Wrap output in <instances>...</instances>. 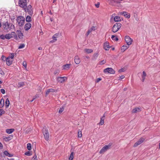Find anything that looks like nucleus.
Returning <instances> with one entry per match:
<instances>
[{
	"instance_id": "f257e3e1",
	"label": "nucleus",
	"mask_w": 160,
	"mask_h": 160,
	"mask_svg": "<svg viewBox=\"0 0 160 160\" xmlns=\"http://www.w3.org/2000/svg\"><path fill=\"white\" fill-rule=\"evenodd\" d=\"M2 27L7 32L14 29L15 28L14 25L12 23L9 22L8 21L3 23Z\"/></svg>"
},
{
	"instance_id": "f03ea898",
	"label": "nucleus",
	"mask_w": 160,
	"mask_h": 160,
	"mask_svg": "<svg viewBox=\"0 0 160 160\" xmlns=\"http://www.w3.org/2000/svg\"><path fill=\"white\" fill-rule=\"evenodd\" d=\"M26 12H28L30 16H32L33 14V9L31 5H29L28 6L27 5L26 7L23 9Z\"/></svg>"
},
{
	"instance_id": "7ed1b4c3",
	"label": "nucleus",
	"mask_w": 160,
	"mask_h": 160,
	"mask_svg": "<svg viewBox=\"0 0 160 160\" xmlns=\"http://www.w3.org/2000/svg\"><path fill=\"white\" fill-rule=\"evenodd\" d=\"M17 21L19 26L23 25L25 22V18L22 16H18L17 18Z\"/></svg>"
},
{
	"instance_id": "20e7f679",
	"label": "nucleus",
	"mask_w": 160,
	"mask_h": 160,
	"mask_svg": "<svg viewBox=\"0 0 160 160\" xmlns=\"http://www.w3.org/2000/svg\"><path fill=\"white\" fill-rule=\"evenodd\" d=\"M112 145V143H109L108 145H105L104 147H103L101 150L99 152L100 154L103 153L104 152L110 149L111 146Z\"/></svg>"
},
{
	"instance_id": "39448f33",
	"label": "nucleus",
	"mask_w": 160,
	"mask_h": 160,
	"mask_svg": "<svg viewBox=\"0 0 160 160\" xmlns=\"http://www.w3.org/2000/svg\"><path fill=\"white\" fill-rule=\"evenodd\" d=\"M121 24L119 22H117L115 24L112 28V31L113 32H117L121 28Z\"/></svg>"
},
{
	"instance_id": "423d86ee",
	"label": "nucleus",
	"mask_w": 160,
	"mask_h": 160,
	"mask_svg": "<svg viewBox=\"0 0 160 160\" xmlns=\"http://www.w3.org/2000/svg\"><path fill=\"white\" fill-rule=\"evenodd\" d=\"M27 3V0H19L18 1V6L23 9L26 7Z\"/></svg>"
},
{
	"instance_id": "0eeeda50",
	"label": "nucleus",
	"mask_w": 160,
	"mask_h": 160,
	"mask_svg": "<svg viewBox=\"0 0 160 160\" xmlns=\"http://www.w3.org/2000/svg\"><path fill=\"white\" fill-rule=\"evenodd\" d=\"M42 130L45 139L46 140L48 141L49 140V134L48 130L44 128Z\"/></svg>"
},
{
	"instance_id": "6e6552de",
	"label": "nucleus",
	"mask_w": 160,
	"mask_h": 160,
	"mask_svg": "<svg viewBox=\"0 0 160 160\" xmlns=\"http://www.w3.org/2000/svg\"><path fill=\"white\" fill-rule=\"evenodd\" d=\"M104 72L105 73L108 72L110 74H114L115 73V71L112 68H108L104 70Z\"/></svg>"
},
{
	"instance_id": "1a4fd4ad",
	"label": "nucleus",
	"mask_w": 160,
	"mask_h": 160,
	"mask_svg": "<svg viewBox=\"0 0 160 160\" xmlns=\"http://www.w3.org/2000/svg\"><path fill=\"white\" fill-rule=\"evenodd\" d=\"M125 39L128 45H130L132 44V40L128 36H126Z\"/></svg>"
},
{
	"instance_id": "9d476101",
	"label": "nucleus",
	"mask_w": 160,
	"mask_h": 160,
	"mask_svg": "<svg viewBox=\"0 0 160 160\" xmlns=\"http://www.w3.org/2000/svg\"><path fill=\"white\" fill-rule=\"evenodd\" d=\"M145 140V139L143 138H141L138 141H137L134 145L133 147H137L138 145L141 144Z\"/></svg>"
},
{
	"instance_id": "9b49d317",
	"label": "nucleus",
	"mask_w": 160,
	"mask_h": 160,
	"mask_svg": "<svg viewBox=\"0 0 160 160\" xmlns=\"http://www.w3.org/2000/svg\"><path fill=\"white\" fill-rule=\"evenodd\" d=\"M121 0H107V1L108 2L109 4L112 5H114L116 3H119L120 2Z\"/></svg>"
},
{
	"instance_id": "f8f14e48",
	"label": "nucleus",
	"mask_w": 160,
	"mask_h": 160,
	"mask_svg": "<svg viewBox=\"0 0 160 160\" xmlns=\"http://www.w3.org/2000/svg\"><path fill=\"white\" fill-rule=\"evenodd\" d=\"M11 35H13V36H14L15 38L17 37V35H16L15 33L14 32H12V33H11V34H6L5 35V38L6 39H9L12 38V36H11Z\"/></svg>"
},
{
	"instance_id": "ddd939ff",
	"label": "nucleus",
	"mask_w": 160,
	"mask_h": 160,
	"mask_svg": "<svg viewBox=\"0 0 160 160\" xmlns=\"http://www.w3.org/2000/svg\"><path fill=\"white\" fill-rule=\"evenodd\" d=\"M67 80V78L66 77H58L57 79V80L58 81V82L60 83H62Z\"/></svg>"
},
{
	"instance_id": "4468645a",
	"label": "nucleus",
	"mask_w": 160,
	"mask_h": 160,
	"mask_svg": "<svg viewBox=\"0 0 160 160\" xmlns=\"http://www.w3.org/2000/svg\"><path fill=\"white\" fill-rule=\"evenodd\" d=\"M60 37V35L59 33H57L54 34L52 36V38L53 40H52L50 42H51L53 43L57 40V38Z\"/></svg>"
},
{
	"instance_id": "2eb2a0df",
	"label": "nucleus",
	"mask_w": 160,
	"mask_h": 160,
	"mask_svg": "<svg viewBox=\"0 0 160 160\" xmlns=\"http://www.w3.org/2000/svg\"><path fill=\"white\" fill-rule=\"evenodd\" d=\"M110 47L109 45V43L108 42H105L103 44V48L106 50H108Z\"/></svg>"
},
{
	"instance_id": "dca6fc26",
	"label": "nucleus",
	"mask_w": 160,
	"mask_h": 160,
	"mask_svg": "<svg viewBox=\"0 0 160 160\" xmlns=\"http://www.w3.org/2000/svg\"><path fill=\"white\" fill-rule=\"evenodd\" d=\"M31 24L29 23H26L24 26V29L26 31L28 30L31 27Z\"/></svg>"
},
{
	"instance_id": "f3484780",
	"label": "nucleus",
	"mask_w": 160,
	"mask_h": 160,
	"mask_svg": "<svg viewBox=\"0 0 160 160\" xmlns=\"http://www.w3.org/2000/svg\"><path fill=\"white\" fill-rule=\"evenodd\" d=\"M57 90L53 89L52 88L49 89L47 90L46 92V95H48L50 92H57Z\"/></svg>"
},
{
	"instance_id": "a211bd4d",
	"label": "nucleus",
	"mask_w": 160,
	"mask_h": 160,
	"mask_svg": "<svg viewBox=\"0 0 160 160\" xmlns=\"http://www.w3.org/2000/svg\"><path fill=\"white\" fill-rule=\"evenodd\" d=\"M6 64L8 65L9 66L12 63V60H11L9 58H5Z\"/></svg>"
},
{
	"instance_id": "6ab92c4d",
	"label": "nucleus",
	"mask_w": 160,
	"mask_h": 160,
	"mask_svg": "<svg viewBox=\"0 0 160 160\" xmlns=\"http://www.w3.org/2000/svg\"><path fill=\"white\" fill-rule=\"evenodd\" d=\"M129 47V45H123L121 48V51L123 52L127 49Z\"/></svg>"
},
{
	"instance_id": "aec40b11",
	"label": "nucleus",
	"mask_w": 160,
	"mask_h": 160,
	"mask_svg": "<svg viewBox=\"0 0 160 160\" xmlns=\"http://www.w3.org/2000/svg\"><path fill=\"white\" fill-rule=\"evenodd\" d=\"M74 61L76 64H79L80 63V59L79 57L78 56H75Z\"/></svg>"
},
{
	"instance_id": "412c9836",
	"label": "nucleus",
	"mask_w": 160,
	"mask_h": 160,
	"mask_svg": "<svg viewBox=\"0 0 160 160\" xmlns=\"http://www.w3.org/2000/svg\"><path fill=\"white\" fill-rule=\"evenodd\" d=\"M114 20L115 22H119L121 21L122 20V18L119 16H116L115 17Z\"/></svg>"
},
{
	"instance_id": "4be33fe9",
	"label": "nucleus",
	"mask_w": 160,
	"mask_h": 160,
	"mask_svg": "<svg viewBox=\"0 0 160 160\" xmlns=\"http://www.w3.org/2000/svg\"><path fill=\"white\" fill-rule=\"evenodd\" d=\"M17 32L19 38L22 39L23 38V34L21 32V31L19 30H18L17 31Z\"/></svg>"
},
{
	"instance_id": "5701e85b",
	"label": "nucleus",
	"mask_w": 160,
	"mask_h": 160,
	"mask_svg": "<svg viewBox=\"0 0 160 160\" xmlns=\"http://www.w3.org/2000/svg\"><path fill=\"white\" fill-rule=\"evenodd\" d=\"M140 108H135L132 111V113H136L137 112L140 111Z\"/></svg>"
},
{
	"instance_id": "b1692460",
	"label": "nucleus",
	"mask_w": 160,
	"mask_h": 160,
	"mask_svg": "<svg viewBox=\"0 0 160 160\" xmlns=\"http://www.w3.org/2000/svg\"><path fill=\"white\" fill-rule=\"evenodd\" d=\"M70 65L71 64H66L65 65H63L62 66L63 69H68L69 68Z\"/></svg>"
},
{
	"instance_id": "393cba45",
	"label": "nucleus",
	"mask_w": 160,
	"mask_h": 160,
	"mask_svg": "<svg viewBox=\"0 0 160 160\" xmlns=\"http://www.w3.org/2000/svg\"><path fill=\"white\" fill-rule=\"evenodd\" d=\"M105 116H104V114L103 117H101L100 118V122L99 123V124L101 125H102L104 123V119L105 118Z\"/></svg>"
},
{
	"instance_id": "a878e982",
	"label": "nucleus",
	"mask_w": 160,
	"mask_h": 160,
	"mask_svg": "<svg viewBox=\"0 0 160 160\" xmlns=\"http://www.w3.org/2000/svg\"><path fill=\"white\" fill-rule=\"evenodd\" d=\"M4 154L5 155L9 157H12L13 156L12 154L9 153L7 151H5L4 152Z\"/></svg>"
},
{
	"instance_id": "bb28decb",
	"label": "nucleus",
	"mask_w": 160,
	"mask_h": 160,
	"mask_svg": "<svg viewBox=\"0 0 160 160\" xmlns=\"http://www.w3.org/2000/svg\"><path fill=\"white\" fill-rule=\"evenodd\" d=\"M14 129L12 128L10 129H7L6 132L8 134L12 133L14 131Z\"/></svg>"
},
{
	"instance_id": "cd10ccee",
	"label": "nucleus",
	"mask_w": 160,
	"mask_h": 160,
	"mask_svg": "<svg viewBox=\"0 0 160 160\" xmlns=\"http://www.w3.org/2000/svg\"><path fill=\"white\" fill-rule=\"evenodd\" d=\"M98 56V54L97 53H95L93 56L92 58V59L93 60H96Z\"/></svg>"
},
{
	"instance_id": "c85d7f7f",
	"label": "nucleus",
	"mask_w": 160,
	"mask_h": 160,
	"mask_svg": "<svg viewBox=\"0 0 160 160\" xmlns=\"http://www.w3.org/2000/svg\"><path fill=\"white\" fill-rule=\"evenodd\" d=\"M10 104V102L8 98H7L5 102V106L6 108H7L8 107Z\"/></svg>"
},
{
	"instance_id": "c756f323",
	"label": "nucleus",
	"mask_w": 160,
	"mask_h": 160,
	"mask_svg": "<svg viewBox=\"0 0 160 160\" xmlns=\"http://www.w3.org/2000/svg\"><path fill=\"white\" fill-rule=\"evenodd\" d=\"M143 75H142V82H144L145 79V77L146 76V72H145L144 71H143Z\"/></svg>"
},
{
	"instance_id": "7c9ffc66",
	"label": "nucleus",
	"mask_w": 160,
	"mask_h": 160,
	"mask_svg": "<svg viewBox=\"0 0 160 160\" xmlns=\"http://www.w3.org/2000/svg\"><path fill=\"white\" fill-rule=\"evenodd\" d=\"M26 20L27 22H30L31 21V18L29 16H27L26 18Z\"/></svg>"
},
{
	"instance_id": "2f4dec72",
	"label": "nucleus",
	"mask_w": 160,
	"mask_h": 160,
	"mask_svg": "<svg viewBox=\"0 0 160 160\" xmlns=\"http://www.w3.org/2000/svg\"><path fill=\"white\" fill-rule=\"evenodd\" d=\"M124 13V16H125V17L128 18H129L130 17V14H128L127 12H125Z\"/></svg>"
},
{
	"instance_id": "473e14b6",
	"label": "nucleus",
	"mask_w": 160,
	"mask_h": 160,
	"mask_svg": "<svg viewBox=\"0 0 160 160\" xmlns=\"http://www.w3.org/2000/svg\"><path fill=\"white\" fill-rule=\"evenodd\" d=\"M85 51L88 53H90L93 52V50L90 49H86Z\"/></svg>"
},
{
	"instance_id": "72a5a7b5",
	"label": "nucleus",
	"mask_w": 160,
	"mask_h": 160,
	"mask_svg": "<svg viewBox=\"0 0 160 160\" xmlns=\"http://www.w3.org/2000/svg\"><path fill=\"white\" fill-rule=\"evenodd\" d=\"M27 149L29 150H30L32 148H31V145L30 143H28L27 144Z\"/></svg>"
},
{
	"instance_id": "f704fd0d",
	"label": "nucleus",
	"mask_w": 160,
	"mask_h": 160,
	"mask_svg": "<svg viewBox=\"0 0 160 160\" xmlns=\"http://www.w3.org/2000/svg\"><path fill=\"white\" fill-rule=\"evenodd\" d=\"M73 158V153L72 152L69 158V160H72Z\"/></svg>"
},
{
	"instance_id": "c9c22d12",
	"label": "nucleus",
	"mask_w": 160,
	"mask_h": 160,
	"mask_svg": "<svg viewBox=\"0 0 160 160\" xmlns=\"http://www.w3.org/2000/svg\"><path fill=\"white\" fill-rule=\"evenodd\" d=\"M64 109V108L62 106L61 107H60L59 110V111H58L59 113H61L63 111Z\"/></svg>"
},
{
	"instance_id": "e433bc0d",
	"label": "nucleus",
	"mask_w": 160,
	"mask_h": 160,
	"mask_svg": "<svg viewBox=\"0 0 160 160\" xmlns=\"http://www.w3.org/2000/svg\"><path fill=\"white\" fill-rule=\"evenodd\" d=\"M13 138V136L12 135L9 136V137L6 138V139H7L6 140L7 141H9L11 140Z\"/></svg>"
},
{
	"instance_id": "4c0bfd02",
	"label": "nucleus",
	"mask_w": 160,
	"mask_h": 160,
	"mask_svg": "<svg viewBox=\"0 0 160 160\" xmlns=\"http://www.w3.org/2000/svg\"><path fill=\"white\" fill-rule=\"evenodd\" d=\"M111 38L113 40H114L115 41H117L118 40V38L114 35H112V36Z\"/></svg>"
},
{
	"instance_id": "58836bf2",
	"label": "nucleus",
	"mask_w": 160,
	"mask_h": 160,
	"mask_svg": "<svg viewBox=\"0 0 160 160\" xmlns=\"http://www.w3.org/2000/svg\"><path fill=\"white\" fill-rule=\"evenodd\" d=\"M106 62V61L103 60L102 61H100L99 62V65H102L105 64Z\"/></svg>"
},
{
	"instance_id": "ea45409f",
	"label": "nucleus",
	"mask_w": 160,
	"mask_h": 160,
	"mask_svg": "<svg viewBox=\"0 0 160 160\" xmlns=\"http://www.w3.org/2000/svg\"><path fill=\"white\" fill-rule=\"evenodd\" d=\"M24 85V83L23 82H20L18 83V87H21Z\"/></svg>"
},
{
	"instance_id": "a19ab883",
	"label": "nucleus",
	"mask_w": 160,
	"mask_h": 160,
	"mask_svg": "<svg viewBox=\"0 0 160 160\" xmlns=\"http://www.w3.org/2000/svg\"><path fill=\"white\" fill-rule=\"evenodd\" d=\"M25 155L28 156H30L32 155V154L30 152L28 151L25 153Z\"/></svg>"
},
{
	"instance_id": "79ce46f5",
	"label": "nucleus",
	"mask_w": 160,
	"mask_h": 160,
	"mask_svg": "<svg viewBox=\"0 0 160 160\" xmlns=\"http://www.w3.org/2000/svg\"><path fill=\"white\" fill-rule=\"evenodd\" d=\"M5 113V112L3 110L0 109V116L4 114Z\"/></svg>"
},
{
	"instance_id": "37998d69",
	"label": "nucleus",
	"mask_w": 160,
	"mask_h": 160,
	"mask_svg": "<svg viewBox=\"0 0 160 160\" xmlns=\"http://www.w3.org/2000/svg\"><path fill=\"white\" fill-rule=\"evenodd\" d=\"M25 47V45L24 44H21L18 47V48L21 49L24 48Z\"/></svg>"
},
{
	"instance_id": "c03bdc74",
	"label": "nucleus",
	"mask_w": 160,
	"mask_h": 160,
	"mask_svg": "<svg viewBox=\"0 0 160 160\" xmlns=\"http://www.w3.org/2000/svg\"><path fill=\"white\" fill-rule=\"evenodd\" d=\"M14 55L13 53H11L8 58H11L12 59H13L14 58Z\"/></svg>"
},
{
	"instance_id": "a18cd8bd",
	"label": "nucleus",
	"mask_w": 160,
	"mask_h": 160,
	"mask_svg": "<svg viewBox=\"0 0 160 160\" xmlns=\"http://www.w3.org/2000/svg\"><path fill=\"white\" fill-rule=\"evenodd\" d=\"M32 160H37V156L36 154L34 155Z\"/></svg>"
},
{
	"instance_id": "49530a36",
	"label": "nucleus",
	"mask_w": 160,
	"mask_h": 160,
	"mask_svg": "<svg viewBox=\"0 0 160 160\" xmlns=\"http://www.w3.org/2000/svg\"><path fill=\"white\" fill-rule=\"evenodd\" d=\"M95 27H94V26H93V27H91V28L89 29V30L91 32H92V31H94L95 30Z\"/></svg>"
},
{
	"instance_id": "de8ad7c7",
	"label": "nucleus",
	"mask_w": 160,
	"mask_h": 160,
	"mask_svg": "<svg viewBox=\"0 0 160 160\" xmlns=\"http://www.w3.org/2000/svg\"><path fill=\"white\" fill-rule=\"evenodd\" d=\"M5 35H4L3 34L1 35L0 36V38L2 40H4L5 39Z\"/></svg>"
},
{
	"instance_id": "09e8293b",
	"label": "nucleus",
	"mask_w": 160,
	"mask_h": 160,
	"mask_svg": "<svg viewBox=\"0 0 160 160\" xmlns=\"http://www.w3.org/2000/svg\"><path fill=\"white\" fill-rule=\"evenodd\" d=\"M59 70H55L54 72V74H57L59 73Z\"/></svg>"
},
{
	"instance_id": "8fccbe9b",
	"label": "nucleus",
	"mask_w": 160,
	"mask_h": 160,
	"mask_svg": "<svg viewBox=\"0 0 160 160\" xmlns=\"http://www.w3.org/2000/svg\"><path fill=\"white\" fill-rule=\"evenodd\" d=\"M0 74L2 75H4V72L1 68H0Z\"/></svg>"
},
{
	"instance_id": "3c124183",
	"label": "nucleus",
	"mask_w": 160,
	"mask_h": 160,
	"mask_svg": "<svg viewBox=\"0 0 160 160\" xmlns=\"http://www.w3.org/2000/svg\"><path fill=\"white\" fill-rule=\"evenodd\" d=\"M4 105V103L2 102H0V108L3 107Z\"/></svg>"
},
{
	"instance_id": "603ef678",
	"label": "nucleus",
	"mask_w": 160,
	"mask_h": 160,
	"mask_svg": "<svg viewBox=\"0 0 160 160\" xmlns=\"http://www.w3.org/2000/svg\"><path fill=\"white\" fill-rule=\"evenodd\" d=\"M100 3L99 2H98L97 4H95V6L97 8H98L99 7Z\"/></svg>"
},
{
	"instance_id": "864d4df0",
	"label": "nucleus",
	"mask_w": 160,
	"mask_h": 160,
	"mask_svg": "<svg viewBox=\"0 0 160 160\" xmlns=\"http://www.w3.org/2000/svg\"><path fill=\"white\" fill-rule=\"evenodd\" d=\"M1 92L3 94L5 93V90L3 89H1Z\"/></svg>"
},
{
	"instance_id": "5fc2aeb1",
	"label": "nucleus",
	"mask_w": 160,
	"mask_h": 160,
	"mask_svg": "<svg viewBox=\"0 0 160 160\" xmlns=\"http://www.w3.org/2000/svg\"><path fill=\"white\" fill-rule=\"evenodd\" d=\"M101 80H102V79L100 78H98L96 80V82H98L100 81Z\"/></svg>"
},
{
	"instance_id": "6e6d98bb",
	"label": "nucleus",
	"mask_w": 160,
	"mask_h": 160,
	"mask_svg": "<svg viewBox=\"0 0 160 160\" xmlns=\"http://www.w3.org/2000/svg\"><path fill=\"white\" fill-rule=\"evenodd\" d=\"M23 66L25 68H26L27 67V64L26 62H23Z\"/></svg>"
},
{
	"instance_id": "4d7b16f0",
	"label": "nucleus",
	"mask_w": 160,
	"mask_h": 160,
	"mask_svg": "<svg viewBox=\"0 0 160 160\" xmlns=\"http://www.w3.org/2000/svg\"><path fill=\"white\" fill-rule=\"evenodd\" d=\"M91 32L89 30H88L87 33L86 34V36H88V35Z\"/></svg>"
},
{
	"instance_id": "13d9d810",
	"label": "nucleus",
	"mask_w": 160,
	"mask_h": 160,
	"mask_svg": "<svg viewBox=\"0 0 160 160\" xmlns=\"http://www.w3.org/2000/svg\"><path fill=\"white\" fill-rule=\"evenodd\" d=\"M124 68H122L119 70V72H124Z\"/></svg>"
},
{
	"instance_id": "bf43d9fd",
	"label": "nucleus",
	"mask_w": 160,
	"mask_h": 160,
	"mask_svg": "<svg viewBox=\"0 0 160 160\" xmlns=\"http://www.w3.org/2000/svg\"><path fill=\"white\" fill-rule=\"evenodd\" d=\"M3 148V145L2 143L0 142V149H2Z\"/></svg>"
},
{
	"instance_id": "052dcab7",
	"label": "nucleus",
	"mask_w": 160,
	"mask_h": 160,
	"mask_svg": "<svg viewBox=\"0 0 160 160\" xmlns=\"http://www.w3.org/2000/svg\"><path fill=\"white\" fill-rule=\"evenodd\" d=\"M5 58H7L5 57L2 56V59L3 61H6Z\"/></svg>"
},
{
	"instance_id": "680f3d73",
	"label": "nucleus",
	"mask_w": 160,
	"mask_h": 160,
	"mask_svg": "<svg viewBox=\"0 0 160 160\" xmlns=\"http://www.w3.org/2000/svg\"><path fill=\"white\" fill-rule=\"evenodd\" d=\"M125 77L124 75L121 76L120 78L121 79H122L124 78Z\"/></svg>"
},
{
	"instance_id": "e2e57ef3",
	"label": "nucleus",
	"mask_w": 160,
	"mask_h": 160,
	"mask_svg": "<svg viewBox=\"0 0 160 160\" xmlns=\"http://www.w3.org/2000/svg\"><path fill=\"white\" fill-rule=\"evenodd\" d=\"M124 12H120L119 13V14L120 15H124Z\"/></svg>"
},
{
	"instance_id": "0e129e2a",
	"label": "nucleus",
	"mask_w": 160,
	"mask_h": 160,
	"mask_svg": "<svg viewBox=\"0 0 160 160\" xmlns=\"http://www.w3.org/2000/svg\"><path fill=\"white\" fill-rule=\"evenodd\" d=\"M0 102H2V103H4V100L2 98L1 99Z\"/></svg>"
},
{
	"instance_id": "69168bd1",
	"label": "nucleus",
	"mask_w": 160,
	"mask_h": 160,
	"mask_svg": "<svg viewBox=\"0 0 160 160\" xmlns=\"http://www.w3.org/2000/svg\"><path fill=\"white\" fill-rule=\"evenodd\" d=\"M39 97V95L38 94L36 95L34 97L35 98H38Z\"/></svg>"
},
{
	"instance_id": "338daca9",
	"label": "nucleus",
	"mask_w": 160,
	"mask_h": 160,
	"mask_svg": "<svg viewBox=\"0 0 160 160\" xmlns=\"http://www.w3.org/2000/svg\"><path fill=\"white\" fill-rule=\"evenodd\" d=\"M42 48L41 47H39L38 48V49L39 50H42Z\"/></svg>"
},
{
	"instance_id": "774afa93",
	"label": "nucleus",
	"mask_w": 160,
	"mask_h": 160,
	"mask_svg": "<svg viewBox=\"0 0 160 160\" xmlns=\"http://www.w3.org/2000/svg\"><path fill=\"white\" fill-rule=\"evenodd\" d=\"M48 13L51 15H52V13L51 12V11H49Z\"/></svg>"
}]
</instances>
